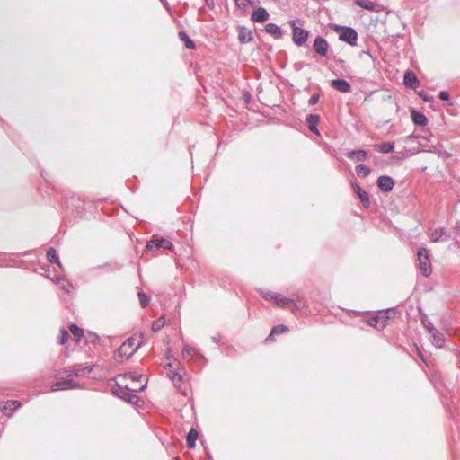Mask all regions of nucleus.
<instances>
[{
    "mask_svg": "<svg viewBox=\"0 0 460 460\" xmlns=\"http://www.w3.org/2000/svg\"><path fill=\"white\" fill-rule=\"evenodd\" d=\"M422 324H423V327L426 329V331L430 334L432 333L434 331H436L437 329L434 327L433 323L430 322V320H429L427 318V316H425L423 319H422Z\"/></svg>",
    "mask_w": 460,
    "mask_h": 460,
    "instance_id": "39",
    "label": "nucleus"
},
{
    "mask_svg": "<svg viewBox=\"0 0 460 460\" xmlns=\"http://www.w3.org/2000/svg\"><path fill=\"white\" fill-rule=\"evenodd\" d=\"M77 209H83V207L78 205V206H75Z\"/></svg>",
    "mask_w": 460,
    "mask_h": 460,
    "instance_id": "59",
    "label": "nucleus"
},
{
    "mask_svg": "<svg viewBox=\"0 0 460 460\" xmlns=\"http://www.w3.org/2000/svg\"><path fill=\"white\" fill-rule=\"evenodd\" d=\"M388 320V316L386 315V313H385L383 315H375L370 317L367 320V325L375 328H384L386 325V322Z\"/></svg>",
    "mask_w": 460,
    "mask_h": 460,
    "instance_id": "18",
    "label": "nucleus"
},
{
    "mask_svg": "<svg viewBox=\"0 0 460 460\" xmlns=\"http://www.w3.org/2000/svg\"><path fill=\"white\" fill-rule=\"evenodd\" d=\"M269 17L270 14L265 8L258 7L252 12L251 15V20L253 22H264L269 19Z\"/></svg>",
    "mask_w": 460,
    "mask_h": 460,
    "instance_id": "17",
    "label": "nucleus"
},
{
    "mask_svg": "<svg viewBox=\"0 0 460 460\" xmlns=\"http://www.w3.org/2000/svg\"><path fill=\"white\" fill-rule=\"evenodd\" d=\"M319 121H320V116L318 114H313V113L309 114L305 119V122H306V125H307L309 130L317 136H320V131L317 128Z\"/></svg>",
    "mask_w": 460,
    "mask_h": 460,
    "instance_id": "15",
    "label": "nucleus"
},
{
    "mask_svg": "<svg viewBox=\"0 0 460 460\" xmlns=\"http://www.w3.org/2000/svg\"><path fill=\"white\" fill-rule=\"evenodd\" d=\"M339 39L350 46H356L358 32L352 27L346 26V28H342V31L340 33Z\"/></svg>",
    "mask_w": 460,
    "mask_h": 460,
    "instance_id": "6",
    "label": "nucleus"
},
{
    "mask_svg": "<svg viewBox=\"0 0 460 460\" xmlns=\"http://www.w3.org/2000/svg\"><path fill=\"white\" fill-rule=\"evenodd\" d=\"M366 55H367V56H369V57H370V58L373 60V62H374V63L376 62V58H374L368 50H362V51L359 53V58H363V56H366Z\"/></svg>",
    "mask_w": 460,
    "mask_h": 460,
    "instance_id": "48",
    "label": "nucleus"
},
{
    "mask_svg": "<svg viewBox=\"0 0 460 460\" xmlns=\"http://www.w3.org/2000/svg\"><path fill=\"white\" fill-rule=\"evenodd\" d=\"M261 296L264 299L274 302L275 298L278 297V293L267 291V292H263L261 294Z\"/></svg>",
    "mask_w": 460,
    "mask_h": 460,
    "instance_id": "42",
    "label": "nucleus"
},
{
    "mask_svg": "<svg viewBox=\"0 0 460 460\" xmlns=\"http://www.w3.org/2000/svg\"><path fill=\"white\" fill-rule=\"evenodd\" d=\"M165 7L168 6V2L166 0H160Z\"/></svg>",
    "mask_w": 460,
    "mask_h": 460,
    "instance_id": "56",
    "label": "nucleus"
},
{
    "mask_svg": "<svg viewBox=\"0 0 460 460\" xmlns=\"http://www.w3.org/2000/svg\"><path fill=\"white\" fill-rule=\"evenodd\" d=\"M13 406H7V405H6V402H4V403L0 407V410H1V411H2L4 414H5V415H7V416H11V415H12V413L14 411H13Z\"/></svg>",
    "mask_w": 460,
    "mask_h": 460,
    "instance_id": "43",
    "label": "nucleus"
},
{
    "mask_svg": "<svg viewBox=\"0 0 460 460\" xmlns=\"http://www.w3.org/2000/svg\"><path fill=\"white\" fill-rule=\"evenodd\" d=\"M411 118L416 126L425 127L428 125L429 120L427 117L422 112L418 111L414 108L411 109Z\"/></svg>",
    "mask_w": 460,
    "mask_h": 460,
    "instance_id": "14",
    "label": "nucleus"
},
{
    "mask_svg": "<svg viewBox=\"0 0 460 460\" xmlns=\"http://www.w3.org/2000/svg\"><path fill=\"white\" fill-rule=\"evenodd\" d=\"M190 355H197L199 358H205L204 356L197 351L194 348L184 347L182 349V357L187 358Z\"/></svg>",
    "mask_w": 460,
    "mask_h": 460,
    "instance_id": "32",
    "label": "nucleus"
},
{
    "mask_svg": "<svg viewBox=\"0 0 460 460\" xmlns=\"http://www.w3.org/2000/svg\"><path fill=\"white\" fill-rule=\"evenodd\" d=\"M180 40L184 43L185 47L189 49H194L196 48L195 42L190 37L183 31L178 33Z\"/></svg>",
    "mask_w": 460,
    "mask_h": 460,
    "instance_id": "26",
    "label": "nucleus"
},
{
    "mask_svg": "<svg viewBox=\"0 0 460 460\" xmlns=\"http://www.w3.org/2000/svg\"><path fill=\"white\" fill-rule=\"evenodd\" d=\"M355 171L360 178H366L370 173V168L365 164L357 165Z\"/></svg>",
    "mask_w": 460,
    "mask_h": 460,
    "instance_id": "28",
    "label": "nucleus"
},
{
    "mask_svg": "<svg viewBox=\"0 0 460 460\" xmlns=\"http://www.w3.org/2000/svg\"><path fill=\"white\" fill-rule=\"evenodd\" d=\"M429 238L433 243L445 242L451 239V234L445 228H437L429 233Z\"/></svg>",
    "mask_w": 460,
    "mask_h": 460,
    "instance_id": "10",
    "label": "nucleus"
},
{
    "mask_svg": "<svg viewBox=\"0 0 460 460\" xmlns=\"http://www.w3.org/2000/svg\"><path fill=\"white\" fill-rule=\"evenodd\" d=\"M167 367H172V364L171 362H169V363L167 364Z\"/></svg>",
    "mask_w": 460,
    "mask_h": 460,
    "instance_id": "60",
    "label": "nucleus"
},
{
    "mask_svg": "<svg viewBox=\"0 0 460 460\" xmlns=\"http://www.w3.org/2000/svg\"><path fill=\"white\" fill-rule=\"evenodd\" d=\"M356 4L367 11L374 10V4L369 0H356Z\"/></svg>",
    "mask_w": 460,
    "mask_h": 460,
    "instance_id": "33",
    "label": "nucleus"
},
{
    "mask_svg": "<svg viewBox=\"0 0 460 460\" xmlns=\"http://www.w3.org/2000/svg\"><path fill=\"white\" fill-rule=\"evenodd\" d=\"M135 341L136 339L133 337L127 339L115 351V353L121 358H130L141 346V343H138L137 346H135Z\"/></svg>",
    "mask_w": 460,
    "mask_h": 460,
    "instance_id": "4",
    "label": "nucleus"
},
{
    "mask_svg": "<svg viewBox=\"0 0 460 460\" xmlns=\"http://www.w3.org/2000/svg\"><path fill=\"white\" fill-rule=\"evenodd\" d=\"M292 299L288 297L282 296L278 293V297L275 298L274 303L279 307H286L287 305H291Z\"/></svg>",
    "mask_w": 460,
    "mask_h": 460,
    "instance_id": "29",
    "label": "nucleus"
},
{
    "mask_svg": "<svg viewBox=\"0 0 460 460\" xmlns=\"http://www.w3.org/2000/svg\"><path fill=\"white\" fill-rule=\"evenodd\" d=\"M68 338H69L68 332L65 328H61L60 332H59V335L58 337V342L60 345H64L65 343L67 342Z\"/></svg>",
    "mask_w": 460,
    "mask_h": 460,
    "instance_id": "34",
    "label": "nucleus"
},
{
    "mask_svg": "<svg viewBox=\"0 0 460 460\" xmlns=\"http://www.w3.org/2000/svg\"><path fill=\"white\" fill-rule=\"evenodd\" d=\"M308 305L306 300L303 296H297L296 299H292L291 310L293 312H300L304 308H307Z\"/></svg>",
    "mask_w": 460,
    "mask_h": 460,
    "instance_id": "23",
    "label": "nucleus"
},
{
    "mask_svg": "<svg viewBox=\"0 0 460 460\" xmlns=\"http://www.w3.org/2000/svg\"><path fill=\"white\" fill-rule=\"evenodd\" d=\"M168 376L173 382L174 386L180 388L181 383L182 381V375L180 373L179 369L169 370Z\"/></svg>",
    "mask_w": 460,
    "mask_h": 460,
    "instance_id": "27",
    "label": "nucleus"
},
{
    "mask_svg": "<svg viewBox=\"0 0 460 460\" xmlns=\"http://www.w3.org/2000/svg\"><path fill=\"white\" fill-rule=\"evenodd\" d=\"M419 267L422 275L425 277L430 276L432 273L431 262L429 258V252L426 248H419L417 252Z\"/></svg>",
    "mask_w": 460,
    "mask_h": 460,
    "instance_id": "2",
    "label": "nucleus"
},
{
    "mask_svg": "<svg viewBox=\"0 0 460 460\" xmlns=\"http://www.w3.org/2000/svg\"><path fill=\"white\" fill-rule=\"evenodd\" d=\"M2 122H3V119H2V118L0 117V124H2Z\"/></svg>",
    "mask_w": 460,
    "mask_h": 460,
    "instance_id": "62",
    "label": "nucleus"
},
{
    "mask_svg": "<svg viewBox=\"0 0 460 460\" xmlns=\"http://www.w3.org/2000/svg\"><path fill=\"white\" fill-rule=\"evenodd\" d=\"M146 386H147V381H146L145 384L143 385H141L139 388H132V389H129L128 386L123 387L119 384L116 383L114 385V386L111 387V392L115 396L122 399L123 401H125L128 403H131V404H137V402L139 400L138 396L134 394L128 393V391L140 393V392L144 391L146 388Z\"/></svg>",
    "mask_w": 460,
    "mask_h": 460,
    "instance_id": "1",
    "label": "nucleus"
},
{
    "mask_svg": "<svg viewBox=\"0 0 460 460\" xmlns=\"http://www.w3.org/2000/svg\"><path fill=\"white\" fill-rule=\"evenodd\" d=\"M342 28H346V26L338 25V24L334 25V31H340V33L342 31Z\"/></svg>",
    "mask_w": 460,
    "mask_h": 460,
    "instance_id": "51",
    "label": "nucleus"
},
{
    "mask_svg": "<svg viewBox=\"0 0 460 460\" xmlns=\"http://www.w3.org/2000/svg\"><path fill=\"white\" fill-rule=\"evenodd\" d=\"M438 98L441 101H449L450 95L447 91H440L438 93Z\"/></svg>",
    "mask_w": 460,
    "mask_h": 460,
    "instance_id": "46",
    "label": "nucleus"
},
{
    "mask_svg": "<svg viewBox=\"0 0 460 460\" xmlns=\"http://www.w3.org/2000/svg\"><path fill=\"white\" fill-rule=\"evenodd\" d=\"M84 387V385L75 382L74 380L67 378L64 379L62 381H58L54 383L51 385V391L57 392V391H62V390H68V389H77V388H83Z\"/></svg>",
    "mask_w": 460,
    "mask_h": 460,
    "instance_id": "5",
    "label": "nucleus"
},
{
    "mask_svg": "<svg viewBox=\"0 0 460 460\" xmlns=\"http://www.w3.org/2000/svg\"><path fill=\"white\" fill-rule=\"evenodd\" d=\"M173 244L171 241L160 237V238H155L153 237L147 243L146 248L148 251H155L159 248H163L165 250H171L172 248Z\"/></svg>",
    "mask_w": 460,
    "mask_h": 460,
    "instance_id": "7",
    "label": "nucleus"
},
{
    "mask_svg": "<svg viewBox=\"0 0 460 460\" xmlns=\"http://www.w3.org/2000/svg\"><path fill=\"white\" fill-rule=\"evenodd\" d=\"M329 43L322 36H317L313 43L314 51L321 57H326L328 52Z\"/></svg>",
    "mask_w": 460,
    "mask_h": 460,
    "instance_id": "8",
    "label": "nucleus"
},
{
    "mask_svg": "<svg viewBox=\"0 0 460 460\" xmlns=\"http://www.w3.org/2000/svg\"><path fill=\"white\" fill-rule=\"evenodd\" d=\"M337 62L339 64H341V66L345 63V61L343 59H341V58Z\"/></svg>",
    "mask_w": 460,
    "mask_h": 460,
    "instance_id": "57",
    "label": "nucleus"
},
{
    "mask_svg": "<svg viewBox=\"0 0 460 460\" xmlns=\"http://www.w3.org/2000/svg\"><path fill=\"white\" fill-rule=\"evenodd\" d=\"M406 138L408 140H413V139L417 138V137L414 134H411V135L408 136Z\"/></svg>",
    "mask_w": 460,
    "mask_h": 460,
    "instance_id": "54",
    "label": "nucleus"
},
{
    "mask_svg": "<svg viewBox=\"0 0 460 460\" xmlns=\"http://www.w3.org/2000/svg\"><path fill=\"white\" fill-rule=\"evenodd\" d=\"M108 264H104V265H99L98 268H102V267H105L107 266Z\"/></svg>",
    "mask_w": 460,
    "mask_h": 460,
    "instance_id": "61",
    "label": "nucleus"
},
{
    "mask_svg": "<svg viewBox=\"0 0 460 460\" xmlns=\"http://www.w3.org/2000/svg\"><path fill=\"white\" fill-rule=\"evenodd\" d=\"M288 331V328L287 325H285V324H278V325H275L271 329V335H277V334L284 333V332H287Z\"/></svg>",
    "mask_w": 460,
    "mask_h": 460,
    "instance_id": "37",
    "label": "nucleus"
},
{
    "mask_svg": "<svg viewBox=\"0 0 460 460\" xmlns=\"http://www.w3.org/2000/svg\"><path fill=\"white\" fill-rule=\"evenodd\" d=\"M93 369V366L81 367L80 365H76L73 369L67 370V376H76L83 377L87 376Z\"/></svg>",
    "mask_w": 460,
    "mask_h": 460,
    "instance_id": "11",
    "label": "nucleus"
},
{
    "mask_svg": "<svg viewBox=\"0 0 460 460\" xmlns=\"http://www.w3.org/2000/svg\"><path fill=\"white\" fill-rule=\"evenodd\" d=\"M220 340H221V336L219 334L212 337V341L216 344L218 343L220 341Z\"/></svg>",
    "mask_w": 460,
    "mask_h": 460,
    "instance_id": "50",
    "label": "nucleus"
},
{
    "mask_svg": "<svg viewBox=\"0 0 460 460\" xmlns=\"http://www.w3.org/2000/svg\"><path fill=\"white\" fill-rule=\"evenodd\" d=\"M319 99H320V95L318 93H314L309 98L308 104L314 105L319 102Z\"/></svg>",
    "mask_w": 460,
    "mask_h": 460,
    "instance_id": "45",
    "label": "nucleus"
},
{
    "mask_svg": "<svg viewBox=\"0 0 460 460\" xmlns=\"http://www.w3.org/2000/svg\"><path fill=\"white\" fill-rule=\"evenodd\" d=\"M259 3V0H248V4L254 5Z\"/></svg>",
    "mask_w": 460,
    "mask_h": 460,
    "instance_id": "53",
    "label": "nucleus"
},
{
    "mask_svg": "<svg viewBox=\"0 0 460 460\" xmlns=\"http://www.w3.org/2000/svg\"><path fill=\"white\" fill-rule=\"evenodd\" d=\"M430 336H431V343L435 347L441 349L445 346L446 338L443 333H441L440 332L436 330L432 333H430Z\"/></svg>",
    "mask_w": 460,
    "mask_h": 460,
    "instance_id": "20",
    "label": "nucleus"
},
{
    "mask_svg": "<svg viewBox=\"0 0 460 460\" xmlns=\"http://www.w3.org/2000/svg\"><path fill=\"white\" fill-rule=\"evenodd\" d=\"M69 330L76 341H78L84 334L83 329L75 323L69 326Z\"/></svg>",
    "mask_w": 460,
    "mask_h": 460,
    "instance_id": "30",
    "label": "nucleus"
},
{
    "mask_svg": "<svg viewBox=\"0 0 460 460\" xmlns=\"http://www.w3.org/2000/svg\"><path fill=\"white\" fill-rule=\"evenodd\" d=\"M164 318L160 317L157 320L153 322L152 330H153V332H157L164 327Z\"/></svg>",
    "mask_w": 460,
    "mask_h": 460,
    "instance_id": "38",
    "label": "nucleus"
},
{
    "mask_svg": "<svg viewBox=\"0 0 460 460\" xmlns=\"http://www.w3.org/2000/svg\"><path fill=\"white\" fill-rule=\"evenodd\" d=\"M352 188L354 192L358 195L359 198L361 203L365 208H368L370 205V199L368 193L364 190L358 184L352 183Z\"/></svg>",
    "mask_w": 460,
    "mask_h": 460,
    "instance_id": "16",
    "label": "nucleus"
},
{
    "mask_svg": "<svg viewBox=\"0 0 460 460\" xmlns=\"http://www.w3.org/2000/svg\"><path fill=\"white\" fill-rule=\"evenodd\" d=\"M198 436H199V433L194 428H191L189 430L187 437H186V442H187V446L189 448L195 447Z\"/></svg>",
    "mask_w": 460,
    "mask_h": 460,
    "instance_id": "25",
    "label": "nucleus"
},
{
    "mask_svg": "<svg viewBox=\"0 0 460 460\" xmlns=\"http://www.w3.org/2000/svg\"><path fill=\"white\" fill-rule=\"evenodd\" d=\"M120 376H123L125 378H129L133 382L139 381L143 377L142 375L137 374L136 372H128V373H125L124 375H120Z\"/></svg>",
    "mask_w": 460,
    "mask_h": 460,
    "instance_id": "40",
    "label": "nucleus"
},
{
    "mask_svg": "<svg viewBox=\"0 0 460 460\" xmlns=\"http://www.w3.org/2000/svg\"><path fill=\"white\" fill-rule=\"evenodd\" d=\"M137 296L139 298V303H140L141 307H143V308L146 307L150 302V298L148 297V296L143 291L138 292Z\"/></svg>",
    "mask_w": 460,
    "mask_h": 460,
    "instance_id": "35",
    "label": "nucleus"
},
{
    "mask_svg": "<svg viewBox=\"0 0 460 460\" xmlns=\"http://www.w3.org/2000/svg\"><path fill=\"white\" fill-rule=\"evenodd\" d=\"M7 406H13V411H16L22 406V402L17 400H11L6 402Z\"/></svg>",
    "mask_w": 460,
    "mask_h": 460,
    "instance_id": "44",
    "label": "nucleus"
},
{
    "mask_svg": "<svg viewBox=\"0 0 460 460\" xmlns=\"http://www.w3.org/2000/svg\"><path fill=\"white\" fill-rule=\"evenodd\" d=\"M265 31L267 33L270 34L271 36H273L277 40H279L283 37V32H282L281 28L279 25L272 23V22L266 24Z\"/></svg>",
    "mask_w": 460,
    "mask_h": 460,
    "instance_id": "21",
    "label": "nucleus"
},
{
    "mask_svg": "<svg viewBox=\"0 0 460 460\" xmlns=\"http://www.w3.org/2000/svg\"><path fill=\"white\" fill-rule=\"evenodd\" d=\"M403 84L406 87L415 90L419 86V79L416 74L411 70L404 73Z\"/></svg>",
    "mask_w": 460,
    "mask_h": 460,
    "instance_id": "13",
    "label": "nucleus"
},
{
    "mask_svg": "<svg viewBox=\"0 0 460 460\" xmlns=\"http://www.w3.org/2000/svg\"><path fill=\"white\" fill-rule=\"evenodd\" d=\"M367 155V153L364 149L351 150L347 153V157L356 162H363L366 160Z\"/></svg>",
    "mask_w": 460,
    "mask_h": 460,
    "instance_id": "22",
    "label": "nucleus"
},
{
    "mask_svg": "<svg viewBox=\"0 0 460 460\" xmlns=\"http://www.w3.org/2000/svg\"><path fill=\"white\" fill-rule=\"evenodd\" d=\"M235 4L242 9H244L248 5V0H234Z\"/></svg>",
    "mask_w": 460,
    "mask_h": 460,
    "instance_id": "47",
    "label": "nucleus"
},
{
    "mask_svg": "<svg viewBox=\"0 0 460 460\" xmlns=\"http://www.w3.org/2000/svg\"><path fill=\"white\" fill-rule=\"evenodd\" d=\"M57 283L63 290H65L66 292H70L72 285L66 279L63 278H58Z\"/></svg>",
    "mask_w": 460,
    "mask_h": 460,
    "instance_id": "36",
    "label": "nucleus"
},
{
    "mask_svg": "<svg viewBox=\"0 0 460 460\" xmlns=\"http://www.w3.org/2000/svg\"><path fill=\"white\" fill-rule=\"evenodd\" d=\"M289 24L292 29V40L298 47L303 46L309 38V31L296 26L295 21L291 20Z\"/></svg>",
    "mask_w": 460,
    "mask_h": 460,
    "instance_id": "3",
    "label": "nucleus"
},
{
    "mask_svg": "<svg viewBox=\"0 0 460 460\" xmlns=\"http://www.w3.org/2000/svg\"><path fill=\"white\" fill-rule=\"evenodd\" d=\"M273 336L271 335V332L268 335V337L265 339V342H269L270 341L273 340Z\"/></svg>",
    "mask_w": 460,
    "mask_h": 460,
    "instance_id": "52",
    "label": "nucleus"
},
{
    "mask_svg": "<svg viewBox=\"0 0 460 460\" xmlns=\"http://www.w3.org/2000/svg\"><path fill=\"white\" fill-rule=\"evenodd\" d=\"M205 4L210 9L213 10L215 8V2L214 0H204Z\"/></svg>",
    "mask_w": 460,
    "mask_h": 460,
    "instance_id": "49",
    "label": "nucleus"
},
{
    "mask_svg": "<svg viewBox=\"0 0 460 460\" xmlns=\"http://www.w3.org/2000/svg\"><path fill=\"white\" fill-rule=\"evenodd\" d=\"M331 86L340 93H347L351 91L350 84L345 79L338 78L331 81Z\"/></svg>",
    "mask_w": 460,
    "mask_h": 460,
    "instance_id": "12",
    "label": "nucleus"
},
{
    "mask_svg": "<svg viewBox=\"0 0 460 460\" xmlns=\"http://www.w3.org/2000/svg\"><path fill=\"white\" fill-rule=\"evenodd\" d=\"M376 185L381 191L387 193L393 190L394 181L391 176L382 175L378 177Z\"/></svg>",
    "mask_w": 460,
    "mask_h": 460,
    "instance_id": "9",
    "label": "nucleus"
},
{
    "mask_svg": "<svg viewBox=\"0 0 460 460\" xmlns=\"http://www.w3.org/2000/svg\"><path fill=\"white\" fill-rule=\"evenodd\" d=\"M253 40L252 31L245 26L238 27V40L242 44L251 42Z\"/></svg>",
    "mask_w": 460,
    "mask_h": 460,
    "instance_id": "19",
    "label": "nucleus"
},
{
    "mask_svg": "<svg viewBox=\"0 0 460 460\" xmlns=\"http://www.w3.org/2000/svg\"><path fill=\"white\" fill-rule=\"evenodd\" d=\"M47 259L48 261L52 263V264H57L60 269H62V264L59 261V257L58 255L57 254V252L55 250V248L53 247H49L48 250H47Z\"/></svg>",
    "mask_w": 460,
    "mask_h": 460,
    "instance_id": "24",
    "label": "nucleus"
},
{
    "mask_svg": "<svg viewBox=\"0 0 460 460\" xmlns=\"http://www.w3.org/2000/svg\"><path fill=\"white\" fill-rule=\"evenodd\" d=\"M250 98H251V95H250V94H248V95H247V97H246V99H245V102H248L250 101Z\"/></svg>",
    "mask_w": 460,
    "mask_h": 460,
    "instance_id": "58",
    "label": "nucleus"
},
{
    "mask_svg": "<svg viewBox=\"0 0 460 460\" xmlns=\"http://www.w3.org/2000/svg\"><path fill=\"white\" fill-rule=\"evenodd\" d=\"M73 201H76V202L80 203L79 199H75V196H72V197H71V202H73Z\"/></svg>",
    "mask_w": 460,
    "mask_h": 460,
    "instance_id": "55",
    "label": "nucleus"
},
{
    "mask_svg": "<svg viewBox=\"0 0 460 460\" xmlns=\"http://www.w3.org/2000/svg\"><path fill=\"white\" fill-rule=\"evenodd\" d=\"M418 95H419V96H420L423 101L428 102H432V101H433V99H434V97H433L430 93H427V92H425V91H420V92H419V93H418Z\"/></svg>",
    "mask_w": 460,
    "mask_h": 460,
    "instance_id": "41",
    "label": "nucleus"
},
{
    "mask_svg": "<svg viewBox=\"0 0 460 460\" xmlns=\"http://www.w3.org/2000/svg\"><path fill=\"white\" fill-rule=\"evenodd\" d=\"M394 142H383L378 147V151L383 154L392 153L394 151Z\"/></svg>",
    "mask_w": 460,
    "mask_h": 460,
    "instance_id": "31",
    "label": "nucleus"
}]
</instances>
